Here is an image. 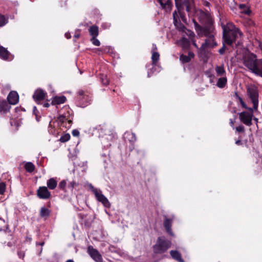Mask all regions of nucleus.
<instances>
[{
    "label": "nucleus",
    "mask_w": 262,
    "mask_h": 262,
    "mask_svg": "<svg viewBox=\"0 0 262 262\" xmlns=\"http://www.w3.org/2000/svg\"><path fill=\"white\" fill-rule=\"evenodd\" d=\"M227 83V78L226 76H222L219 78L216 85L219 88L223 89L225 88Z\"/></svg>",
    "instance_id": "obj_24"
},
{
    "label": "nucleus",
    "mask_w": 262,
    "mask_h": 262,
    "mask_svg": "<svg viewBox=\"0 0 262 262\" xmlns=\"http://www.w3.org/2000/svg\"><path fill=\"white\" fill-rule=\"evenodd\" d=\"M37 108H36V106H34L33 107V113L35 115L36 117V119L37 121H38V119L37 118V113H36V112H37Z\"/></svg>",
    "instance_id": "obj_52"
},
{
    "label": "nucleus",
    "mask_w": 262,
    "mask_h": 262,
    "mask_svg": "<svg viewBox=\"0 0 262 262\" xmlns=\"http://www.w3.org/2000/svg\"><path fill=\"white\" fill-rule=\"evenodd\" d=\"M174 2L178 10L180 11L183 8H185L187 12L189 13L191 11L193 0H174Z\"/></svg>",
    "instance_id": "obj_9"
},
{
    "label": "nucleus",
    "mask_w": 262,
    "mask_h": 262,
    "mask_svg": "<svg viewBox=\"0 0 262 262\" xmlns=\"http://www.w3.org/2000/svg\"><path fill=\"white\" fill-rule=\"evenodd\" d=\"M237 33L239 35L242 34L238 29L232 30L224 27L223 28V36L224 42L228 45L231 46L235 41Z\"/></svg>",
    "instance_id": "obj_2"
},
{
    "label": "nucleus",
    "mask_w": 262,
    "mask_h": 262,
    "mask_svg": "<svg viewBox=\"0 0 262 262\" xmlns=\"http://www.w3.org/2000/svg\"><path fill=\"white\" fill-rule=\"evenodd\" d=\"M46 93L40 89H38L34 93L33 96L34 100L37 103L45 99Z\"/></svg>",
    "instance_id": "obj_17"
},
{
    "label": "nucleus",
    "mask_w": 262,
    "mask_h": 262,
    "mask_svg": "<svg viewBox=\"0 0 262 262\" xmlns=\"http://www.w3.org/2000/svg\"><path fill=\"white\" fill-rule=\"evenodd\" d=\"M198 19L202 24L205 25L206 28L214 27L212 19L208 14L202 11L200 13Z\"/></svg>",
    "instance_id": "obj_7"
},
{
    "label": "nucleus",
    "mask_w": 262,
    "mask_h": 262,
    "mask_svg": "<svg viewBox=\"0 0 262 262\" xmlns=\"http://www.w3.org/2000/svg\"><path fill=\"white\" fill-rule=\"evenodd\" d=\"M78 186V183L76 181L73 180L72 181L69 182L68 184V188L73 190V189Z\"/></svg>",
    "instance_id": "obj_36"
},
{
    "label": "nucleus",
    "mask_w": 262,
    "mask_h": 262,
    "mask_svg": "<svg viewBox=\"0 0 262 262\" xmlns=\"http://www.w3.org/2000/svg\"><path fill=\"white\" fill-rule=\"evenodd\" d=\"M172 221L170 219L166 218L164 221V227L166 232L170 235H172L173 233L171 229Z\"/></svg>",
    "instance_id": "obj_20"
},
{
    "label": "nucleus",
    "mask_w": 262,
    "mask_h": 262,
    "mask_svg": "<svg viewBox=\"0 0 262 262\" xmlns=\"http://www.w3.org/2000/svg\"><path fill=\"white\" fill-rule=\"evenodd\" d=\"M66 98L64 96L54 97L52 101V104H60L65 102Z\"/></svg>",
    "instance_id": "obj_22"
},
{
    "label": "nucleus",
    "mask_w": 262,
    "mask_h": 262,
    "mask_svg": "<svg viewBox=\"0 0 262 262\" xmlns=\"http://www.w3.org/2000/svg\"><path fill=\"white\" fill-rule=\"evenodd\" d=\"M88 252L91 257L96 262H102V258L99 252L92 246H89Z\"/></svg>",
    "instance_id": "obj_13"
},
{
    "label": "nucleus",
    "mask_w": 262,
    "mask_h": 262,
    "mask_svg": "<svg viewBox=\"0 0 262 262\" xmlns=\"http://www.w3.org/2000/svg\"><path fill=\"white\" fill-rule=\"evenodd\" d=\"M240 121L247 126H250L252 124V120L253 116V112L246 111L239 113Z\"/></svg>",
    "instance_id": "obj_12"
},
{
    "label": "nucleus",
    "mask_w": 262,
    "mask_h": 262,
    "mask_svg": "<svg viewBox=\"0 0 262 262\" xmlns=\"http://www.w3.org/2000/svg\"><path fill=\"white\" fill-rule=\"evenodd\" d=\"M0 58L4 60L11 61L13 56L4 47L0 46Z\"/></svg>",
    "instance_id": "obj_15"
},
{
    "label": "nucleus",
    "mask_w": 262,
    "mask_h": 262,
    "mask_svg": "<svg viewBox=\"0 0 262 262\" xmlns=\"http://www.w3.org/2000/svg\"><path fill=\"white\" fill-rule=\"evenodd\" d=\"M253 73L259 77H262V59H259L258 61V64Z\"/></svg>",
    "instance_id": "obj_23"
},
{
    "label": "nucleus",
    "mask_w": 262,
    "mask_h": 262,
    "mask_svg": "<svg viewBox=\"0 0 262 262\" xmlns=\"http://www.w3.org/2000/svg\"><path fill=\"white\" fill-rule=\"evenodd\" d=\"M37 195L41 199H48L51 196V193L47 187H40L37 190Z\"/></svg>",
    "instance_id": "obj_14"
},
{
    "label": "nucleus",
    "mask_w": 262,
    "mask_h": 262,
    "mask_svg": "<svg viewBox=\"0 0 262 262\" xmlns=\"http://www.w3.org/2000/svg\"><path fill=\"white\" fill-rule=\"evenodd\" d=\"M239 102H240V104H241V106H242L243 108L248 110L250 112H253V110H254L253 108H252L251 107H248L243 100L239 101Z\"/></svg>",
    "instance_id": "obj_38"
},
{
    "label": "nucleus",
    "mask_w": 262,
    "mask_h": 262,
    "mask_svg": "<svg viewBox=\"0 0 262 262\" xmlns=\"http://www.w3.org/2000/svg\"><path fill=\"white\" fill-rule=\"evenodd\" d=\"M89 31L92 37H97L99 34L98 27L96 26H92L89 29Z\"/></svg>",
    "instance_id": "obj_27"
},
{
    "label": "nucleus",
    "mask_w": 262,
    "mask_h": 262,
    "mask_svg": "<svg viewBox=\"0 0 262 262\" xmlns=\"http://www.w3.org/2000/svg\"><path fill=\"white\" fill-rule=\"evenodd\" d=\"M72 135L74 137H78L79 135V132L77 129H74L72 131Z\"/></svg>",
    "instance_id": "obj_48"
},
{
    "label": "nucleus",
    "mask_w": 262,
    "mask_h": 262,
    "mask_svg": "<svg viewBox=\"0 0 262 262\" xmlns=\"http://www.w3.org/2000/svg\"><path fill=\"white\" fill-rule=\"evenodd\" d=\"M43 106L45 107H48L50 106V104L49 103L46 102L43 103Z\"/></svg>",
    "instance_id": "obj_57"
},
{
    "label": "nucleus",
    "mask_w": 262,
    "mask_h": 262,
    "mask_svg": "<svg viewBox=\"0 0 262 262\" xmlns=\"http://www.w3.org/2000/svg\"><path fill=\"white\" fill-rule=\"evenodd\" d=\"M25 169L26 171L29 172H31L34 170V165L31 162H27L25 164Z\"/></svg>",
    "instance_id": "obj_34"
},
{
    "label": "nucleus",
    "mask_w": 262,
    "mask_h": 262,
    "mask_svg": "<svg viewBox=\"0 0 262 262\" xmlns=\"http://www.w3.org/2000/svg\"><path fill=\"white\" fill-rule=\"evenodd\" d=\"M66 185H67V182L65 180H62V181H61L59 183L58 187L60 189L63 190L66 188Z\"/></svg>",
    "instance_id": "obj_43"
},
{
    "label": "nucleus",
    "mask_w": 262,
    "mask_h": 262,
    "mask_svg": "<svg viewBox=\"0 0 262 262\" xmlns=\"http://www.w3.org/2000/svg\"><path fill=\"white\" fill-rule=\"evenodd\" d=\"M239 8L241 10V13L243 14L249 15L251 13L249 8L245 4H240L239 5Z\"/></svg>",
    "instance_id": "obj_29"
},
{
    "label": "nucleus",
    "mask_w": 262,
    "mask_h": 262,
    "mask_svg": "<svg viewBox=\"0 0 262 262\" xmlns=\"http://www.w3.org/2000/svg\"><path fill=\"white\" fill-rule=\"evenodd\" d=\"M184 10H186V8H183V9H182L180 11L178 10V13H179V14L180 15V16L182 20H183V21H185L186 20L185 16V15L184 14Z\"/></svg>",
    "instance_id": "obj_41"
},
{
    "label": "nucleus",
    "mask_w": 262,
    "mask_h": 262,
    "mask_svg": "<svg viewBox=\"0 0 262 262\" xmlns=\"http://www.w3.org/2000/svg\"><path fill=\"white\" fill-rule=\"evenodd\" d=\"M6 185L4 183H0V194H2L5 191Z\"/></svg>",
    "instance_id": "obj_44"
},
{
    "label": "nucleus",
    "mask_w": 262,
    "mask_h": 262,
    "mask_svg": "<svg viewBox=\"0 0 262 262\" xmlns=\"http://www.w3.org/2000/svg\"><path fill=\"white\" fill-rule=\"evenodd\" d=\"M8 23V17L0 14V27H3Z\"/></svg>",
    "instance_id": "obj_33"
},
{
    "label": "nucleus",
    "mask_w": 262,
    "mask_h": 262,
    "mask_svg": "<svg viewBox=\"0 0 262 262\" xmlns=\"http://www.w3.org/2000/svg\"><path fill=\"white\" fill-rule=\"evenodd\" d=\"M208 43L207 42H204L203 43L201 48H200V50H199V52H200V54H202V55H204L206 53V51H205V50L206 49L209 47L208 45Z\"/></svg>",
    "instance_id": "obj_35"
},
{
    "label": "nucleus",
    "mask_w": 262,
    "mask_h": 262,
    "mask_svg": "<svg viewBox=\"0 0 262 262\" xmlns=\"http://www.w3.org/2000/svg\"><path fill=\"white\" fill-rule=\"evenodd\" d=\"M191 35H192V36H194V33H193V32H191L190 33V36H191Z\"/></svg>",
    "instance_id": "obj_63"
},
{
    "label": "nucleus",
    "mask_w": 262,
    "mask_h": 262,
    "mask_svg": "<svg viewBox=\"0 0 262 262\" xmlns=\"http://www.w3.org/2000/svg\"><path fill=\"white\" fill-rule=\"evenodd\" d=\"M65 36L67 38L69 39L71 38V35L69 33L67 32L65 33Z\"/></svg>",
    "instance_id": "obj_55"
},
{
    "label": "nucleus",
    "mask_w": 262,
    "mask_h": 262,
    "mask_svg": "<svg viewBox=\"0 0 262 262\" xmlns=\"http://www.w3.org/2000/svg\"><path fill=\"white\" fill-rule=\"evenodd\" d=\"M236 130L238 132V133H242V132H244L245 131V127L244 126L241 125H239L238 126H237L236 127Z\"/></svg>",
    "instance_id": "obj_46"
},
{
    "label": "nucleus",
    "mask_w": 262,
    "mask_h": 262,
    "mask_svg": "<svg viewBox=\"0 0 262 262\" xmlns=\"http://www.w3.org/2000/svg\"><path fill=\"white\" fill-rule=\"evenodd\" d=\"M59 125L60 126L69 128L71 126L72 120L69 113L60 115L58 118Z\"/></svg>",
    "instance_id": "obj_11"
},
{
    "label": "nucleus",
    "mask_w": 262,
    "mask_h": 262,
    "mask_svg": "<svg viewBox=\"0 0 262 262\" xmlns=\"http://www.w3.org/2000/svg\"><path fill=\"white\" fill-rule=\"evenodd\" d=\"M234 121L232 119H230V124L231 126H233L234 125Z\"/></svg>",
    "instance_id": "obj_58"
},
{
    "label": "nucleus",
    "mask_w": 262,
    "mask_h": 262,
    "mask_svg": "<svg viewBox=\"0 0 262 262\" xmlns=\"http://www.w3.org/2000/svg\"><path fill=\"white\" fill-rule=\"evenodd\" d=\"M176 15L177 16L176 11H174L173 13V20H174V23L175 25H176V24L178 22V20H177V19L176 18Z\"/></svg>",
    "instance_id": "obj_51"
},
{
    "label": "nucleus",
    "mask_w": 262,
    "mask_h": 262,
    "mask_svg": "<svg viewBox=\"0 0 262 262\" xmlns=\"http://www.w3.org/2000/svg\"><path fill=\"white\" fill-rule=\"evenodd\" d=\"M194 57V53L192 52L189 51L188 52V55L187 56L184 55L183 54H181L180 56V60L183 63H188L191 61V59L193 58Z\"/></svg>",
    "instance_id": "obj_19"
},
{
    "label": "nucleus",
    "mask_w": 262,
    "mask_h": 262,
    "mask_svg": "<svg viewBox=\"0 0 262 262\" xmlns=\"http://www.w3.org/2000/svg\"><path fill=\"white\" fill-rule=\"evenodd\" d=\"M239 102H240V104H241V106H242L243 108L248 110L250 112H253V110H254L253 108H252L251 107H248L243 100L239 101Z\"/></svg>",
    "instance_id": "obj_39"
},
{
    "label": "nucleus",
    "mask_w": 262,
    "mask_h": 262,
    "mask_svg": "<svg viewBox=\"0 0 262 262\" xmlns=\"http://www.w3.org/2000/svg\"><path fill=\"white\" fill-rule=\"evenodd\" d=\"M193 45L195 47L198 48V46H197L196 43L195 42V41H193Z\"/></svg>",
    "instance_id": "obj_61"
},
{
    "label": "nucleus",
    "mask_w": 262,
    "mask_h": 262,
    "mask_svg": "<svg viewBox=\"0 0 262 262\" xmlns=\"http://www.w3.org/2000/svg\"><path fill=\"white\" fill-rule=\"evenodd\" d=\"M123 140L125 143L128 142V148L129 151H132L134 148V143L136 141V137L134 133L130 132H126L123 136Z\"/></svg>",
    "instance_id": "obj_10"
},
{
    "label": "nucleus",
    "mask_w": 262,
    "mask_h": 262,
    "mask_svg": "<svg viewBox=\"0 0 262 262\" xmlns=\"http://www.w3.org/2000/svg\"><path fill=\"white\" fill-rule=\"evenodd\" d=\"M11 106L6 100L0 101V113L5 114L9 111Z\"/></svg>",
    "instance_id": "obj_18"
},
{
    "label": "nucleus",
    "mask_w": 262,
    "mask_h": 262,
    "mask_svg": "<svg viewBox=\"0 0 262 262\" xmlns=\"http://www.w3.org/2000/svg\"><path fill=\"white\" fill-rule=\"evenodd\" d=\"M163 9H171V2L170 0H157Z\"/></svg>",
    "instance_id": "obj_26"
},
{
    "label": "nucleus",
    "mask_w": 262,
    "mask_h": 262,
    "mask_svg": "<svg viewBox=\"0 0 262 262\" xmlns=\"http://www.w3.org/2000/svg\"><path fill=\"white\" fill-rule=\"evenodd\" d=\"M88 188L94 194L97 201L101 202L105 207L110 206V203L107 198L102 194V191L100 189L94 187L91 183L87 184Z\"/></svg>",
    "instance_id": "obj_4"
},
{
    "label": "nucleus",
    "mask_w": 262,
    "mask_h": 262,
    "mask_svg": "<svg viewBox=\"0 0 262 262\" xmlns=\"http://www.w3.org/2000/svg\"><path fill=\"white\" fill-rule=\"evenodd\" d=\"M102 82H103V84H107L108 83V80L107 79H105V80H103Z\"/></svg>",
    "instance_id": "obj_59"
},
{
    "label": "nucleus",
    "mask_w": 262,
    "mask_h": 262,
    "mask_svg": "<svg viewBox=\"0 0 262 262\" xmlns=\"http://www.w3.org/2000/svg\"><path fill=\"white\" fill-rule=\"evenodd\" d=\"M170 254L173 259L179 262H185L182 257L181 253L179 251L177 250H171L170 251Z\"/></svg>",
    "instance_id": "obj_21"
},
{
    "label": "nucleus",
    "mask_w": 262,
    "mask_h": 262,
    "mask_svg": "<svg viewBox=\"0 0 262 262\" xmlns=\"http://www.w3.org/2000/svg\"><path fill=\"white\" fill-rule=\"evenodd\" d=\"M193 23L194 24L196 31H200V32L203 33L204 31H205V29H206L204 26L202 27L201 25H200L198 23V22L194 19H193Z\"/></svg>",
    "instance_id": "obj_32"
},
{
    "label": "nucleus",
    "mask_w": 262,
    "mask_h": 262,
    "mask_svg": "<svg viewBox=\"0 0 262 262\" xmlns=\"http://www.w3.org/2000/svg\"><path fill=\"white\" fill-rule=\"evenodd\" d=\"M247 95L253 105V109L257 110L258 106L259 93L258 88L251 85L247 89Z\"/></svg>",
    "instance_id": "obj_3"
},
{
    "label": "nucleus",
    "mask_w": 262,
    "mask_h": 262,
    "mask_svg": "<svg viewBox=\"0 0 262 262\" xmlns=\"http://www.w3.org/2000/svg\"><path fill=\"white\" fill-rule=\"evenodd\" d=\"M109 136L110 137V139H111V140L113 139L114 137H113V136H112V135H109Z\"/></svg>",
    "instance_id": "obj_64"
},
{
    "label": "nucleus",
    "mask_w": 262,
    "mask_h": 262,
    "mask_svg": "<svg viewBox=\"0 0 262 262\" xmlns=\"http://www.w3.org/2000/svg\"><path fill=\"white\" fill-rule=\"evenodd\" d=\"M70 139V135L69 134H66L62 136L60 138V141L61 142H65L69 141Z\"/></svg>",
    "instance_id": "obj_40"
},
{
    "label": "nucleus",
    "mask_w": 262,
    "mask_h": 262,
    "mask_svg": "<svg viewBox=\"0 0 262 262\" xmlns=\"http://www.w3.org/2000/svg\"><path fill=\"white\" fill-rule=\"evenodd\" d=\"M49 132L53 134L54 133V130H53L52 125H51V121L50 122L49 125Z\"/></svg>",
    "instance_id": "obj_49"
},
{
    "label": "nucleus",
    "mask_w": 262,
    "mask_h": 262,
    "mask_svg": "<svg viewBox=\"0 0 262 262\" xmlns=\"http://www.w3.org/2000/svg\"><path fill=\"white\" fill-rule=\"evenodd\" d=\"M259 47L260 50L262 51V42H260L259 43Z\"/></svg>",
    "instance_id": "obj_60"
},
{
    "label": "nucleus",
    "mask_w": 262,
    "mask_h": 262,
    "mask_svg": "<svg viewBox=\"0 0 262 262\" xmlns=\"http://www.w3.org/2000/svg\"><path fill=\"white\" fill-rule=\"evenodd\" d=\"M78 104L81 107H84L90 104L91 96L88 92L79 91L77 97Z\"/></svg>",
    "instance_id": "obj_6"
},
{
    "label": "nucleus",
    "mask_w": 262,
    "mask_h": 262,
    "mask_svg": "<svg viewBox=\"0 0 262 262\" xmlns=\"http://www.w3.org/2000/svg\"><path fill=\"white\" fill-rule=\"evenodd\" d=\"M7 100L10 104L15 105L18 102L19 96L16 91H11L7 97Z\"/></svg>",
    "instance_id": "obj_16"
},
{
    "label": "nucleus",
    "mask_w": 262,
    "mask_h": 262,
    "mask_svg": "<svg viewBox=\"0 0 262 262\" xmlns=\"http://www.w3.org/2000/svg\"><path fill=\"white\" fill-rule=\"evenodd\" d=\"M110 27V24L108 23H103L102 24V27L104 29L108 28Z\"/></svg>",
    "instance_id": "obj_50"
},
{
    "label": "nucleus",
    "mask_w": 262,
    "mask_h": 262,
    "mask_svg": "<svg viewBox=\"0 0 262 262\" xmlns=\"http://www.w3.org/2000/svg\"><path fill=\"white\" fill-rule=\"evenodd\" d=\"M215 70L218 76H226V71L223 64L216 66Z\"/></svg>",
    "instance_id": "obj_25"
},
{
    "label": "nucleus",
    "mask_w": 262,
    "mask_h": 262,
    "mask_svg": "<svg viewBox=\"0 0 262 262\" xmlns=\"http://www.w3.org/2000/svg\"><path fill=\"white\" fill-rule=\"evenodd\" d=\"M214 27L208 28L205 29V31L203 32V34L207 37L205 42H207V45L209 47H213L217 45V43L214 41Z\"/></svg>",
    "instance_id": "obj_8"
},
{
    "label": "nucleus",
    "mask_w": 262,
    "mask_h": 262,
    "mask_svg": "<svg viewBox=\"0 0 262 262\" xmlns=\"http://www.w3.org/2000/svg\"><path fill=\"white\" fill-rule=\"evenodd\" d=\"M258 59L256 55L250 53L244 57V64L253 73L258 64Z\"/></svg>",
    "instance_id": "obj_5"
},
{
    "label": "nucleus",
    "mask_w": 262,
    "mask_h": 262,
    "mask_svg": "<svg viewBox=\"0 0 262 262\" xmlns=\"http://www.w3.org/2000/svg\"><path fill=\"white\" fill-rule=\"evenodd\" d=\"M160 54L156 51H153L151 55L152 64L154 66L156 65L159 60Z\"/></svg>",
    "instance_id": "obj_30"
},
{
    "label": "nucleus",
    "mask_w": 262,
    "mask_h": 262,
    "mask_svg": "<svg viewBox=\"0 0 262 262\" xmlns=\"http://www.w3.org/2000/svg\"><path fill=\"white\" fill-rule=\"evenodd\" d=\"M181 44L183 48L188 49L190 47V41L188 39L182 37L180 40Z\"/></svg>",
    "instance_id": "obj_31"
},
{
    "label": "nucleus",
    "mask_w": 262,
    "mask_h": 262,
    "mask_svg": "<svg viewBox=\"0 0 262 262\" xmlns=\"http://www.w3.org/2000/svg\"><path fill=\"white\" fill-rule=\"evenodd\" d=\"M66 262H74V261L72 259H69L67 260Z\"/></svg>",
    "instance_id": "obj_62"
},
{
    "label": "nucleus",
    "mask_w": 262,
    "mask_h": 262,
    "mask_svg": "<svg viewBox=\"0 0 262 262\" xmlns=\"http://www.w3.org/2000/svg\"><path fill=\"white\" fill-rule=\"evenodd\" d=\"M234 96L236 99L239 101V102L243 100L242 98L238 95V92L237 91L234 92Z\"/></svg>",
    "instance_id": "obj_47"
},
{
    "label": "nucleus",
    "mask_w": 262,
    "mask_h": 262,
    "mask_svg": "<svg viewBox=\"0 0 262 262\" xmlns=\"http://www.w3.org/2000/svg\"><path fill=\"white\" fill-rule=\"evenodd\" d=\"M47 185L50 189L53 190L56 187L57 183L55 179L51 178L47 181Z\"/></svg>",
    "instance_id": "obj_28"
},
{
    "label": "nucleus",
    "mask_w": 262,
    "mask_h": 262,
    "mask_svg": "<svg viewBox=\"0 0 262 262\" xmlns=\"http://www.w3.org/2000/svg\"><path fill=\"white\" fill-rule=\"evenodd\" d=\"M235 144L238 145H241L242 144V142L241 140H237L235 141Z\"/></svg>",
    "instance_id": "obj_54"
},
{
    "label": "nucleus",
    "mask_w": 262,
    "mask_h": 262,
    "mask_svg": "<svg viewBox=\"0 0 262 262\" xmlns=\"http://www.w3.org/2000/svg\"><path fill=\"white\" fill-rule=\"evenodd\" d=\"M170 241L164 237H159L156 244L153 246V251L155 254H162L171 247Z\"/></svg>",
    "instance_id": "obj_1"
},
{
    "label": "nucleus",
    "mask_w": 262,
    "mask_h": 262,
    "mask_svg": "<svg viewBox=\"0 0 262 262\" xmlns=\"http://www.w3.org/2000/svg\"><path fill=\"white\" fill-rule=\"evenodd\" d=\"M225 42H223V47L219 50V53L221 55H223L225 53V50L227 49V47H226L225 45L224 44Z\"/></svg>",
    "instance_id": "obj_45"
},
{
    "label": "nucleus",
    "mask_w": 262,
    "mask_h": 262,
    "mask_svg": "<svg viewBox=\"0 0 262 262\" xmlns=\"http://www.w3.org/2000/svg\"><path fill=\"white\" fill-rule=\"evenodd\" d=\"M80 36V33L79 32H78V33H76L74 35V37L76 38H78Z\"/></svg>",
    "instance_id": "obj_56"
},
{
    "label": "nucleus",
    "mask_w": 262,
    "mask_h": 262,
    "mask_svg": "<svg viewBox=\"0 0 262 262\" xmlns=\"http://www.w3.org/2000/svg\"><path fill=\"white\" fill-rule=\"evenodd\" d=\"M50 211L49 209L45 207L41 208L40 210V215L42 217L47 216L49 215Z\"/></svg>",
    "instance_id": "obj_37"
},
{
    "label": "nucleus",
    "mask_w": 262,
    "mask_h": 262,
    "mask_svg": "<svg viewBox=\"0 0 262 262\" xmlns=\"http://www.w3.org/2000/svg\"><path fill=\"white\" fill-rule=\"evenodd\" d=\"M157 50H158V48H157V47L156 45L155 44V43H153L152 44V52L153 51H156Z\"/></svg>",
    "instance_id": "obj_53"
},
{
    "label": "nucleus",
    "mask_w": 262,
    "mask_h": 262,
    "mask_svg": "<svg viewBox=\"0 0 262 262\" xmlns=\"http://www.w3.org/2000/svg\"><path fill=\"white\" fill-rule=\"evenodd\" d=\"M97 37H92L91 41H92V43L96 46H99L100 45V42L99 40L96 38Z\"/></svg>",
    "instance_id": "obj_42"
}]
</instances>
